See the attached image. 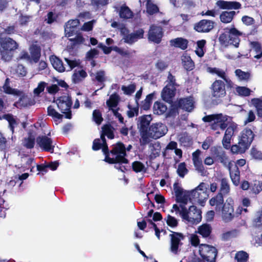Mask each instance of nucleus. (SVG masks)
<instances>
[{
  "instance_id": "6",
  "label": "nucleus",
  "mask_w": 262,
  "mask_h": 262,
  "mask_svg": "<svg viewBox=\"0 0 262 262\" xmlns=\"http://www.w3.org/2000/svg\"><path fill=\"white\" fill-rule=\"evenodd\" d=\"M103 133L101 136L100 139H95L93 142V149L97 150L102 149V151L105 155L108 152V147L106 144L104 136H106L110 139L114 138V134L111 128L105 125L102 127Z\"/></svg>"
},
{
  "instance_id": "45",
  "label": "nucleus",
  "mask_w": 262,
  "mask_h": 262,
  "mask_svg": "<svg viewBox=\"0 0 262 262\" xmlns=\"http://www.w3.org/2000/svg\"><path fill=\"white\" fill-rule=\"evenodd\" d=\"M251 102L257 110L258 116L262 117V100L258 98H254L252 100Z\"/></svg>"
},
{
  "instance_id": "62",
  "label": "nucleus",
  "mask_w": 262,
  "mask_h": 262,
  "mask_svg": "<svg viewBox=\"0 0 262 262\" xmlns=\"http://www.w3.org/2000/svg\"><path fill=\"white\" fill-rule=\"evenodd\" d=\"M247 148H242V145L238 144V145H234L231 147V150L234 154L243 153L244 152Z\"/></svg>"
},
{
  "instance_id": "9",
  "label": "nucleus",
  "mask_w": 262,
  "mask_h": 262,
  "mask_svg": "<svg viewBox=\"0 0 262 262\" xmlns=\"http://www.w3.org/2000/svg\"><path fill=\"white\" fill-rule=\"evenodd\" d=\"M173 191L175 193L176 201L178 205H184L186 206L188 201L193 200L191 191L184 190L177 182L173 184Z\"/></svg>"
},
{
  "instance_id": "44",
  "label": "nucleus",
  "mask_w": 262,
  "mask_h": 262,
  "mask_svg": "<svg viewBox=\"0 0 262 262\" xmlns=\"http://www.w3.org/2000/svg\"><path fill=\"white\" fill-rule=\"evenodd\" d=\"M248 257V254L244 251L237 252L235 256L237 262H247Z\"/></svg>"
},
{
  "instance_id": "57",
  "label": "nucleus",
  "mask_w": 262,
  "mask_h": 262,
  "mask_svg": "<svg viewBox=\"0 0 262 262\" xmlns=\"http://www.w3.org/2000/svg\"><path fill=\"white\" fill-rule=\"evenodd\" d=\"M133 170L136 172H142L144 170V165L140 162L136 161L133 163Z\"/></svg>"
},
{
  "instance_id": "24",
  "label": "nucleus",
  "mask_w": 262,
  "mask_h": 262,
  "mask_svg": "<svg viewBox=\"0 0 262 262\" xmlns=\"http://www.w3.org/2000/svg\"><path fill=\"white\" fill-rule=\"evenodd\" d=\"M228 170L230 172V178L234 185L237 186L239 183V171L236 165L234 163L229 164Z\"/></svg>"
},
{
  "instance_id": "49",
  "label": "nucleus",
  "mask_w": 262,
  "mask_h": 262,
  "mask_svg": "<svg viewBox=\"0 0 262 262\" xmlns=\"http://www.w3.org/2000/svg\"><path fill=\"white\" fill-rule=\"evenodd\" d=\"M253 225L258 228L262 227V211L256 213L253 220Z\"/></svg>"
},
{
  "instance_id": "17",
  "label": "nucleus",
  "mask_w": 262,
  "mask_h": 262,
  "mask_svg": "<svg viewBox=\"0 0 262 262\" xmlns=\"http://www.w3.org/2000/svg\"><path fill=\"white\" fill-rule=\"evenodd\" d=\"M171 237L170 251L174 254H177L179 251V247L181 245V241L183 239L182 234L173 232L170 235Z\"/></svg>"
},
{
  "instance_id": "8",
  "label": "nucleus",
  "mask_w": 262,
  "mask_h": 262,
  "mask_svg": "<svg viewBox=\"0 0 262 262\" xmlns=\"http://www.w3.org/2000/svg\"><path fill=\"white\" fill-rule=\"evenodd\" d=\"M241 34V33L234 28L227 29L225 32L220 36V40L226 46L230 44L238 47L239 42V36Z\"/></svg>"
},
{
  "instance_id": "64",
  "label": "nucleus",
  "mask_w": 262,
  "mask_h": 262,
  "mask_svg": "<svg viewBox=\"0 0 262 262\" xmlns=\"http://www.w3.org/2000/svg\"><path fill=\"white\" fill-rule=\"evenodd\" d=\"M135 85L134 84H130L127 86H123L122 90L125 94L130 95L135 91Z\"/></svg>"
},
{
  "instance_id": "12",
  "label": "nucleus",
  "mask_w": 262,
  "mask_h": 262,
  "mask_svg": "<svg viewBox=\"0 0 262 262\" xmlns=\"http://www.w3.org/2000/svg\"><path fill=\"white\" fill-rule=\"evenodd\" d=\"M58 108L62 113H65L66 117L68 119L71 118V114L69 111L70 110L72 101L68 96H61L55 101Z\"/></svg>"
},
{
  "instance_id": "42",
  "label": "nucleus",
  "mask_w": 262,
  "mask_h": 262,
  "mask_svg": "<svg viewBox=\"0 0 262 262\" xmlns=\"http://www.w3.org/2000/svg\"><path fill=\"white\" fill-rule=\"evenodd\" d=\"M158 11L159 8L156 4L151 2V0H147L146 11L148 14L151 15L158 12Z\"/></svg>"
},
{
  "instance_id": "46",
  "label": "nucleus",
  "mask_w": 262,
  "mask_h": 262,
  "mask_svg": "<svg viewBox=\"0 0 262 262\" xmlns=\"http://www.w3.org/2000/svg\"><path fill=\"white\" fill-rule=\"evenodd\" d=\"M91 76L94 77L99 82H103L106 80L105 73L104 71L102 70L97 71L95 74L92 73Z\"/></svg>"
},
{
  "instance_id": "37",
  "label": "nucleus",
  "mask_w": 262,
  "mask_h": 262,
  "mask_svg": "<svg viewBox=\"0 0 262 262\" xmlns=\"http://www.w3.org/2000/svg\"><path fill=\"white\" fill-rule=\"evenodd\" d=\"M237 124L234 122H232L231 119L230 120V122L228 124L227 129L225 131L224 136L230 137L231 138L232 136L234 134V133L236 130Z\"/></svg>"
},
{
  "instance_id": "22",
  "label": "nucleus",
  "mask_w": 262,
  "mask_h": 262,
  "mask_svg": "<svg viewBox=\"0 0 262 262\" xmlns=\"http://www.w3.org/2000/svg\"><path fill=\"white\" fill-rule=\"evenodd\" d=\"M216 5L222 9H238L241 7V4L237 2L225 1L223 0L217 1Z\"/></svg>"
},
{
  "instance_id": "29",
  "label": "nucleus",
  "mask_w": 262,
  "mask_h": 262,
  "mask_svg": "<svg viewBox=\"0 0 262 262\" xmlns=\"http://www.w3.org/2000/svg\"><path fill=\"white\" fill-rule=\"evenodd\" d=\"M224 199L221 193H219L216 196L212 198L209 201V204L212 206H215L216 209L223 207Z\"/></svg>"
},
{
  "instance_id": "23",
  "label": "nucleus",
  "mask_w": 262,
  "mask_h": 262,
  "mask_svg": "<svg viewBox=\"0 0 262 262\" xmlns=\"http://www.w3.org/2000/svg\"><path fill=\"white\" fill-rule=\"evenodd\" d=\"M29 52L32 63L37 62L41 56V49L40 47L37 44L33 43L29 47Z\"/></svg>"
},
{
  "instance_id": "30",
  "label": "nucleus",
  "mask_w": 262,
  "mask_h": 262,
  "mask_svg": "<svg viewBox=\"0 0 262 262\" xmlns=\"http://www.w3.org/2000/svg\"><path fill=\"white\" fill-rule=\"evenodd\" d=\"M87 76L86 73L83 70H76L72 75V81L75 83L82 81Z\"/></svg>"
},
{
  "instance_id": "25",
  "label": "nucleus",
  "mask_w": 262,
  "mask_h": 262,
  "mask_svg": "<svg viewBox=\"0 0 262 262\" xmlns=\"http://www.w3.org/2000/svg\"><path fill=\"white\" fill-rule=\"evenodd\" d=\"M194 101L192 97L181 99L179 101V105L182 109L191 112L194 108Z\"/></svg>"
},
{
  "instance_id": "35",
  "label": "nucleus",
  "mask_w": 262,
  "mask_h": 262,
  "mask_svg": "<svg viewBox=\"0 0 262 262\" xmlns=\"http://www.w3.org/2000/svg\"><path fill=\"white\" fill-rule=\"evenodd\" d=\"M181 60L185 69L187 70H191L194 67V63L190 57L186 54H184L181 57Z\"/></svg>"
},
{
  "instance_id": "39",
  "label": "nucleus",
  "mask_w": 262,
  "mask_h": 262,
  "mask_svg": "<svg viewBox=\"0 0 262 262\" xmlns=\"http://www.w3.org/2000/svg\"><path fill=\"white\" fill-rule=\"evenodd\" d=\"M235 74L240 81H248L251 77V74L249 72H245L240 69L236 70Z\"/></svg>"
},
{
  "instance_id": "52",
  "label": "nucleus",
  "mask_w": 262,
  "mask_h": 262,
  "mask_svg": "<svg viewBox=\"0 0 262 262\" xmlns=\"http://www.w3.org/2000/svg\"><path fill=\"white\" fill-rule=\"evenodd\" d=\"M188 170L186 167L185 163H181L179 165L177 169V172L179 176L181 177H184V176L187 173Z\"/></svg>"
},
{
  "instance_id": "47",
  "label": "nucleus",
  "mask_w": 262,
  "mask_h": 262,
  "mask_svg": "<svg viewBox=\"0 0 262 262\" xmlns=\"http://www.w3.org/2000/svg\"><path fill=\"white\" fill-rule=\"evenodd\" d=\"M230 191V187L227 180L225 179H223L221 180L220 191L222 194H228Z\"/></svg>"
},
{
  "instance_id": "13",
  "label": "nucleus",
  "mask_w": 262,
  "mask_h": 262,
  "mask_svg": "<svg viewBox=\"0 0 262 262\" xmlns=\"http://www.w3.org/2000/svg\"><path fill=\"white\" fill-rule=\"evenodd\" d=\"M191 193L194 200L198 202L206 200L209 196L208 185L202 183L195 189L191 190Z\"/></svg>"
},
{
  "instance_id": "51",
  "label": "nucleus",
  "mask_w": 262,
  "mask_h": 262,
  "mask_svg": "<svg viewBox=\"0 0 262 262\" xmlns=\"http://www.w3.org/2000/svg\"><path fill=\"white\" fill-rule=\"evenodd\" d=\"M262 190V182L255 181L251 187V191L255 194L259 193Z\"/></svg>"
},
{
  "instance_id": "28",
  "label": "nucleus",
  "mask_w": 262,
  "mask_h": 262,
  "mask_svg": "<svg viewBox=\"0 0 262 262\" xmlns=\"http://www.w3.org/2000/svg\"><path fill=\"white\" fill-rule=\"evenodd\" d=\"M50 62L53 68L59 72H63L66 68L63 66L62 61L55 56H52L50 58Z\"/></svg>"
},
{
  "instance_id": "21",
  "label": "nucleus",
  "mask_w": 262,
  "mask_h": 262,
  "mask_svg": "<svg viewBox=\"0 0 262 262\" xmlns=\"http://www.w3.org/2000/svg\"><path fill=\"white\" fill-rule=\"evenodd\" d=\"M200 154L201 151L199 150H196L193 152L192 154V161L196 170L201 175H204L205 173V170L202 160L200 157Z\"/></svg>"
},
{
  "instance_id": "16",
  "label": "nucleus",
  "mask_w": 262,
  "mask_h": 262,
  "mask_svg": "<svg viewBox=\"0 0 262 262\" xmlns=\"http://www.w3.org/2000/svg\"><path fill=\"white\" fill-rule=\"evenodd\" d=\"M226 95L225 86L221 80H216L212 84V95L216 98L223 97Z\"/></svg>"
},
{
  "instance_id": "19",
  "label": "nucleus",
  "mask_w": 262,
  "mask_h": 262,
  "mask_svg": "<svg viewBox=\"0 0 262 262\" xmlns=\"http://www.w3.org/2000/svg\"><path fill=\"white\" fill-rule=\"evenodd\" d=\"M79 19H75L68 21L64 26V32L66 36L69 37L75 35L77 33V27L79 24Z\"/></svg>"
},
{
  "instance_id": "61",
  "label": "nucleus",
  "mask_w": 262,
  "mask_h": 262,
  "mask_svg": "<svg viewBox=\"0 0 262 262\" xmlns=\"http://www.w3.org/2000/svg\"><path fill=\"white\" fill-rule=\"evenodd\" d=\"M64 60L69 66L70 70H72L76 67H77L80 64L79 60H72L67 58H65Z\"/></svg>"
},
{
  "instance_id": "2",
  "label": "nucleus",
  "mask_w": 262,
  "mask_h": 262,
  "mask_svg": "<svg viewBox=\"0 0 262 262\" xmlns=\"http://www.w3.org/2000/svg\"><path fill=\"white\" fill-rule=\"evenodd\" d=\"M167 126L160 122L152 123L148 131H143L142 133V144H146L149 142V139H157L164 136L167 132Z\"/></svg>"
},
{
  "instance_id": "34",
  "label": "nucleus",
  "mask_w": 262,
  "mask_h": 262,
  "mask_svg": "<svg viewBox=\"0 0 262 262\" xmlns=\"http://www.w3.org/2000/svg\"><path fill=\"white\" fill-rule=\"evenodd\" d=\"M3 88L4 90V92L6 94L12 95H19L20 92L18 90L12 89L10 86V79L9 78H7L6 79Z\"/></svg>"
},
{
  "instance_id": "50",
  "label": "nucleus",
  "mask_w": 262,
  "mask_h": 262,
  "mask_svg": "<svg viewBox=\"0 0 262 262\" xmlns=\"http://www.w3.org/2000/svg\"><path fill=\"white\" fill-rule=\"evenodd\" d=\"M32 18V16L31 15L21 14L18 19L19 23L21 26H27Z\"/></svg>"
},
{
  "instance_id": "33",
  "label": "nucleus",
  "mask_w": 262,
  "mask_h": 262,
  "mask_svg": "<svg viewBox=\"0 0 262 262\" xmlns=\"http://www.w3.org/2000/svg\"><path fill=\"white\" fill-rule=\"evenodd\" d=\"M250 46L256 54L254 57L256 59L262 58V50L260 44L257 41H250Z\"/></svg>"
},
{
  "instance_id": "58",
  "label": "nucleus",
  "mask_w": 262,
  "mask_h": 262,
  "mask_svg": "<svg viewBox=\"0 0 262 262\" xmlns=\"http://www.w3.org/2000/svg\"><path fill=\"white\" fill-rule=\"evenodd\" d=\"M46 86V83L45 82H40L38 83L37 88L34 90V94L36 96H38L39 94L42 92Z\"/></svg>"
},
{
  "instance_id": "1",
  "label": "nucleus",
  "mask_w": 262,
  "mask_h": 262,
  "mask_svg": "<svg viewBox=\"0 0 262 262\" xmlns=\"http://www.w3.org/2000/svg\"><path fill=\"white\" fill-rule=\"evenodd\" d=\"M171 212L179 214L182 221L190 225H195L202 220V212L196 206L192 205L188 209L184 205L173 204L171 210Z\"/></svg>"
},
{
  "instance_id": "32",
  "label": "nucleus",
  "mask_w": 262,
  "mask_h": 262,
  "mask_svg": "<svg viewBox=\"0 0 262 262\" xmlns=\"http://www.w3.org/2000/svg\"><path fill=\"white\" fill-rule=\"evenodd\" d=\"M235 12L232 11H223L220 15L221 21L223 23H230L234 16L235 15Z\"/></svg>"
},
{
  "instance_id": "27",
  "label": "nucleus",
  "mask_w": 262,
  "mask_h": 262,
  "mask_svg": "<svg viewBox=\"0 0 262 262\" xmlns=\"http://www.w3.org/2000/svg\"><path fill=\"white\" fill-rule=\"evenodd\" d=\"M144 31L142 29L137 30L135 33L128 34L123 37L124 41L128 43H132L136 41L138 39L143 38Z\"/></svg>"
},
{
  "instance_id": "55",
  "label": "nucleus",
  "mask_w": 262,
  "mask_h": 262,
  "mask_svg": "<svg viewBox=\"0 0 262 262\" xmlns=\"http://www.w3.org/2000/svg\"><path fill=\"white\" fill-rule=\"evenodd\" d=\"M238 233V231L236 230H231L224 233L222 235V238L225 240H228L231 238L236 237Z\"/></svg>"
},
{
  "instance_id": "20",
  "label": "nucleus",
  "mask_w": 262,
  "mask_h": 262,
  "mask_svg": "<svg viewBox=\"0 0 262 262\" xmlns=\"http://www.w3.org/2000/svg\"><path fill=\"white\" fill-rule=\"evenodd\" d=\"M214 22L209 20L203 19L194 26V29L199 32H208L214 27Z\"/></svg>"
},
{
  "instance_id": "10",
  "label": "nucleus",
  "mask_w": 262,
  "mask_h": 262,
  "mask_svg": "<svg viewBox=\"0 0 262 262\" xmlns=\"http://www.w3.org/2000/svg\"><path fill=\"white\" fill-rule=\"evenodd\" d=\"M199 253L201 257L209 262H214L217 255L215 247L207 244H201L199 246Z\"/></svg>"
},
{
  "instance_id": "15",
  "label": "nucleus",
  "mask_w": 262,
  "mask_h": 262,
  "mask_svg": "<svg viewBox=\"0 0 262 262\" xmlns=\"http://www.w3.org/2000/svg\"><path fill=\"white\" fill-rule=\"evenodd\" d=\"M37 145L42 150L53 152L54 145L52 139L45 136H40L36 139Z\"/></svg>"
},
{
  "instance_id": "7",
  "label": "nucleus",
  "mask_w": 262,
  "mask_h": 262,
  "mask_svg": "<svg viewBox=\"0 0 262 262\" xmlns=\"http://www.w3.org/2000/svg\"><path fill=\"white\" fill-rule=\"evenodd\" d=\"M167 84L163 88L161 92V97L162 99L166 102H171L172 98L175 96L177 88L178 86L176 82L174 77L169 74Z\"/></svg>"
},
{
  "instance_id": "4",
  "label": "nucleus",
  "mask_w": 262,
  "mask_h": 262,
  "mask_svg": "<svg viewBox=\"0 0 262 262\" xmlns=\"http://www.w3.org/2000/svg\"><path fill=\"white\" fill-rule=\"evenodd\" d=\"M18 48V44L12 38H0V54L3 60L10 61L13 56V52Z\"/></svg>"
},
{
  "instance_id": "26",
  "label": "nucleus",
  "mask_w": 262,
  "mask_h": 262,
  "mask_svg": "<svg viewBox=\"0 0 262 262\" xmlns=\"http://www.w3.org/2000/svg\"><path fill=\"white\" fill-rule=\"evenodd\" d=\"M139 123L138 124L140 128L141 136L143 131H148L146 129L147 126L149 125L150 122L152 120L151 115H144L139 118Z\"/></svg>"
},
{
  "instance_id": "59",
  "label": "nucleus",
  "mask_w": 262,
  "mask_h": 262,
  "mask_svg": "<svg viewBox=\"0 0 262 262\" xmlns=\"http://www.w3.org/2000/svg\"><path fill=\"white\" fill-rule=\"evenodd\" d=\"M93 118L94 121L97 124H100L103 120L101 114L100 112L98 110L94 111L93 113Z\"/></svg>"
},
{
  "instance_id": "31",
  "label": "nucleus",
  "mask_w": 262,
  "mask_h": 262,
  "mask_svg": "<svg viewBox=\"0 0 262 262\" xmlns=\"http://www.w3.org/2000/svg\"><path fill=\"white\" fill-rule=\"evenodd\" d=\"M171 46L175 47L180 48L182 50H185L187 47L188 42L187 40L182 38H177L170 40Z\"/></svg>"
},
{
  "instance_id": "63",
  "label": "nucleus",
  "mask_w": 262,
  "mask_h": 262,
  "mask_svg": "<svg viewBox=\"0 0 262 262\" xmlns=\"http://www.w3.org/2000/svg\"><path fill=\"white\" fill-rule=\"evenodd\" d=\"M96 20H93L85 23L81 28V30L84 31H90L92 30L93 25L95 23Z\"/></svg>"
},
{
  "instance_id": "48",
  "label": "nucleus",
  "mask_w": 262,
  "mask_h": 262,
  "mask_svg": "<svg viewBox=\"0 0 262 262\" xmlns=\"http://www.w3.org/2000/svg\"><path fill=\"white\" fill-rule=\"evenodd\" d=\"M235 91L239 95L242 96H248L251 92V90L245 86H237Z\"/></svg>"
},
{
  "instance_id": "5",
  "label": "nucleus",
  "mask_w": 262,
  "mask_h": 262,
  "mask_svg": "<svg viewBox=\"0 0 262 262\" xmlns=\"http://www.w3.org/2000/svg\"><path fill=\"white\" fill-rule=\"evenodd\" d=\"M231 119L230 117L222 113L208 115L203 118L204 122L210 123L211 128L213 130H224Z\"/></svg>"
},
{
  "instance_id": "60",
  "label": "nucleus",
  "mask_w": 262,
  "mask_h": 262,
  "mask_svg": "<svg viewBox=\"0 0 262 262\" xmlns=\"http://www.w3.org/2000/svg\"><path fill=\"white\" fill-rule=\"evenodd\" d=\"M92 5L94 7L96 10L100 7L104 6L107 4V0H92Z\"/></svg>"
},
{
  "instance_id": "3",
  "label": "nucleus",
  "mask_w": 262,
  "mask_h": 262,
  "mask_svg": "<svg viewBox=\"0 0 262 262\" xmlns=\"http://www.w3.org/2000/svg\"><path fill=\"white\" fill-rule=\"evenodd\" d=\"M125 148L124 145L122 143H118L114 146L111 151L112 157L106 156L105 161L110 163H115V167L123 171V167H121L118 163H127V160L125 158Z\"/></svg>"
},
{
  "instance_id": "14",
  "label": "nucleus",
  "mask_w": 262,
  "mask_h": 262,
  "mask_svg": "<svg viewBox=\"0 0 262 262\" xmlns=\"http://www.w3.org/2000/svg\"><path fill=\"white\" fill-rule=\"evenodd\" d=\"M254 134L250 129H245L242 131L239 137L238 144L242 145V148H248L253 139Z\"/></svg>"
},
{
  "instance_id": "43",
  "label": "nucleus",
  "mask_w": 262,
  "mask_h": 262,
  "mask_svg": "<svg viewBox=\"0 0 262 262\" xmlns=\"http://www.w3.org/2000/svg\"><path fill=\"white\" fill-rule=\"evenodd\" d=\"M154 95V93L148 95L145 99L142 102L141 107L143 110H147L149 108Z\"/></svg>"
},
{
  "instance_id": "56",
  "label": "nucleus",
  "mask_w": 262,
  "mask_h": 262,
  "mask_svg": "<svg viewBox=\"0 0 262 262\" xmlns=\"http://www.w3.org/2000/svg\"><path fill=\"white\" fill-rule=\"evenodd\" d=\"M4 118L8 121L10 129L13 132V129L16 125V121L14 117L10 115H6L4 116Z\"/></svg>"
},
{
  "instance_id": "40",
  "label": "nucleus",
  "mask_w": 262,
  "mask_h": 262,
  "mask_svg": "<svg viewBox=\"0 0 262 262\" xmlns=\"http://www.w3.org/2000/svg\"><path fill=\"white\" fill-rule=\"evenodd\" d=\"M198 233L203 237H207L211 233V227L209 225L203 224L198 228Z\"/></svg>"
},
{
  "instance_id": "18",
  "label": "nucleus",
  "mask_w": 262,
  "mask_h": 262,
  "mask_svg": "<svg viewBox=\"0 0 262 262\" xmlns=\"http://www.w3.org/2000/svg\"><path fill=\"white\" fill-rule=\"evenodd\" d=\"M163 34L162 28L159 26H151L148 32V39L155 43L161 41Z\"/></svg>"
},
{
  "instance_id": "41",
  "label": "nucleus",
  "mask_w": 262,
  "mask_h": 262,
  "mask_svg": "<svg viewBox=\"0 0 262 262\" xmlns=\"http://www.w3.org/2000/svg\"><path fill=\"white\" fill-rule=\"evenodd\" d=\"M119 15L121 18H129L132 16L133 13L128 7L122 6L119 10Z\"/></svg>"
},
{
  "instance_id": "54",
  "label": "nucleus",
  "mask_w": 262,
  "mask_h": 262,
  "mask_svg": "<svg viewBox=\"0 0 262 262\" xmlns=\"http://www.w3.org/2000/svg\"><path fill=\"white\" fill-rule=\"evenodd\" d=\"M166 223L169 226L174 228L177 226L178 221L174 217L168 215L167 217Z\"/></svg>"
},
{
  "instance_id": "11",
  "label": "nucleus",
  "mask_w": 262,
  "mask_h": 262,
  "mask_svg": "<svg viewBox=\"0 0 262 262\" xmlns=\"http://www.w3.org/2000/svg\"><path fill=\"white\" fill-rule=\"evenodd\" d=\"M233 205V200L228 198L222 207V219L225 223L231 222L234 217Z\"/></svg>"
},
{
  "instance_id": "36",
  "label": "nucleus",
  "mask_w": 262,
  "mask_h": 262,
  "mask_svg": "<svg viewBox=\"0 0 262 262\" xmlns=\"http://www.w3.org/2000/svg\"><path fill=\"white\" fill-rule=\"evenodd\" d=\"M154 112L157 115H162L167 110V106L163 103L157 101L153 106Z\"/></svg>"
},
{
  "instance_id": "38",
  "label": "nucleus",
  "mask_w": 262,
  "mask_h": 262,
  "mask_svg": "<svg viewBox=\"0 0 262 262\" xmlns=\"http://www.w3.org/2000/svg\"><path fill=\"white\" fill-rule=\"evenodd\" d=\"M119 97L117 94H113L110 96V98L106 101V105L111 110H114L118 103Z\"/></svg>"
},
{
  "instance_id": "53",
  "label": "nucleus",
  "mask_w": 262,
  "mask_h": 262,
  "mask_svg": "<svg viewBox=\"0 0 262 262\" xmlns=\"http://www.w3.org/2000/svg\"><path fill=\"white\" fill-rule=\"evenodd\" d=\"M48 113L49 116L57 119H60L62 117V115L56 112L51 106L48 107Z\"/></svg>"
}]
</instances>
